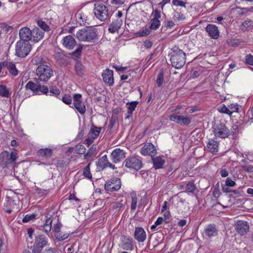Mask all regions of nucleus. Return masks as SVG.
I'll return each instance as SVG.
<instances>
[{
    "label": "nucleus",
    "instance_id": "obj_14",
    "mask_svg": "<svg viewBox=\"0 0 253 253\" xmlns=\"http://www.w3.org/2000/svg\"><path fill=\"white\" fill-rule=\"evenodd\" d=\"M119 247L125 250H133L134 247L132 239L130 237L122 235L121 237Z\"/></svg>",
    "mask_w": 253,
    "mask_h": 253
},
{
    "label": "nucleus",
    "instance_id": "obj_13",
    "mask_svg": "<svg viewBox=\"0 0 253 253\" xmlns=\"http://www.w3.org/2000/svg\"><path fill=\"white\" fill-rule=\"evenodd\" d=\"M82 95L76 93L73 96V105L78 111L82 115L85 113V106L81 100Z\"/></svg>",
    "mask_w": 253,
    "mask_h": 253
},
{
    "label": "nucleus",
    "instance_id": "obj_36",
    "mask_svg": "<svg viewBox=\"0 0 253 253\" xmlns=\"http://www.w3.org/2000/svg\"><path fill=\"white\" fill-rule=\"evenodd\" d=\"M161 22L159 20L152 18L149 28L151 30H156L159 28Z\"/></svg>",
    "mask_w": 253,
    "mask_h": 253
},
{
    "label": "nucleus",
    "instance_id": "obj_21",
    "mask_svg": "<svg viewBox=\"0 0 253 253\" xmlns=\"http://www.w3.org/2000/svg\"><path fill=\"white\" fill-rule=\"evenodd\" d=\"M20 40L19 41L29 42L32 37V31L28 27L22 28L19 33Z\"/></svg>",
    "mask_w": 253,
    "mask_h": 253
},
{
    "label": "nucleus",
    "instance_id": "obj_55",
    "mask_svg": "<svg viewBox=\"0 0 253 253\" xmlns=\"http://www.w3.org/2000/svg\"><path fill=\"white\" fill-rule=\"evenodd\" d=\"M172 3L175 6H180L185 7L186 2L181 0H172Z\"/></svg>",
    "mask_w": 253,
    "mask_h": 253
},
{
    "label": "nucleus",
    "instance_id": "obj_63",
    "mask_svg": "<svg viewBox=\"0 0 253 253\" xmlns=\"http://www.w3.org/2000/svg\"><path fill=\"white\" fill-rule=\"evenodd\" d=\"M123 207V204L121 202H117L115 203L113 205V208L114 209H116L118 210H120Z\"/></svg>",
    "mask_w": 253,
    "mask_h": 253
},
{
    "label": "nucleus",
    "instance_id": "obj_29",
    "mask_svg": "<svg viewBox=\"0 0 253 253\" xmlns=\"http://www.w3.org/2000/svg\"><path fill=\"white\" fill-rule=\"evenodd\" d=\"M44 32L38 28H35L32 30V38L35 42H38L42 40L44 36Z\"/></svg>",
    "mask_w": 253,
    "mask_h": 253
},
{
    "label": "nucleus",
    "instance_id": "obj_30",
    "mask_svg": "<svg viewBox=\"0 0 253 253\" xmlns=\"http://www.w3.org/2000/svg\"><path fill=\"white\" fill-rule=\"evenodd\" d=\"M41 87V84L40 82L34 83L32 81H29L25 85V88L26 90L29 89L32 91L34 93L39 92V87Z\"/></svg>",
    "mask_w": 253,
    "mask_h": 253
},
{
    "label": "nucleus",
    "instance_id": "obj_61",
    "mask_svg": "<svg viewBox=\"0 0 253 253\" xmlns=\"http://www.w3.org/2000/svg\"><path fill=\"white\" fill-rule=\"evenodd\" d=\"M246 63L249 65L253 66V56L248 54L246 57Z\"/></svg>",
    "mask_w": 253,
    "mask_h": 253
},
{
    "label": "nucleus",
    "instance_id": "obj_47",
    "mask_svg": "<svg viewBox=\"0 0 253 253\" xmlns=\"http://www.w3.org/2000/svg\"><path fill=\"white\" fill-rule=\"evenodd\" d=\"M96 150V147L92 146L87 152L84 155V159H88L90 157H91L94 154L95 151Z\"/></svg>",
    "mask_w": 253,
    "mask_h": 253
},
{
    "label": "nucleus",
    "instance_id": "obj_27",
    "mask_svg": "<svg viewBox=\"0 0 253 253\" xmlns=\"http://www.w3.org/2000/svg\"><path fill=\"white\" fill-rule=\"evenodd\" d=\"M4 67H5L9 71L10 74L15 77L18 75V71L16 68L15 64L12 62L4 61Z\"/></svg>",
    "mask_w": 253,
    "mask_h": 253
},
{
    "label": "nucleus",
    "instance_id": "obj_42",
    "mask_svg": "<svg viewBox=\"0 0 253 253\" xmlns=\"http://www.w3.org/2000/svg\"><path fill=\"white\" fill-rule=\"evenodd\" d=\"M172 19L175 21H178L181 20L185 19V17L183 15V14H182L181 12L175 11L173 13Z\"/></svg>",
    "mask_w": 253,
    "mask_h": 253
},
{
    "label": "nucleus",
    "instance_id": "obj_38",
    "mask_svg": "<svg viewBox=\"0 0 253 253\" xmlns=\"http://www.w3.org/2000/svg\"><path fill=\"white\" fill-rule=\"evenodd\" d=\"M186 192L193 193L196 189V187L193 181L189 182L186 185Z\"/></svg>",
    "mask_w": 253,
    "mask_h": 253
},
{
    "label": "nucleus",
    "instance_id": "obj_15",
    "mask_svg": "<svg viewBox=\"0 0 253 253\" xmlns=\"http://www.w3.org/2000/svg\"><path fill=\"white\" fill-rule=\"evenodd\" d=\"M236 231L241 235L247 234L249 230V225L246 221L239 220L235 224Z\"/></svg>",
    "mask_w": 253,
    "mask_h": 253
},
{
    "label": "nucleus",
    "instance_id": "obj_28",
    "mask_svg": "<svg viewBox=\"0 0 253 253\" xmlns=\"http://www.w3.org/2000/svg\"><path fill=\"white\" fill-rule=\"evenodd\" d=\"M122 25V20L119 19L114 20L109 25L108 31L110 33L114 34L118 31Z\"/></svg>",
    "mask_w": 253,
    "mask_h": 253
},
{
    "label": "nucleus",
    "instance_id": "obj_22",
    "mask_svg": "<svg viewBox=\"0 0 253 253\" xmlns=\"http://www.w3.org/2000/svg\"><path fill=\"white\" fill-rule=\"evenodd\" d=\"M125 154L126 153L123 150L120 148L115 149L111 154L113 162L114 163L120 162L126 157Z\"/></svg>",
    "mask_w": 253,
    "mask_h": 253
},
{
    "label": "nucleus",
    "instance_id": "obj_25",
    "mask_svg": "<svg viewBox=\"0 0 253 253\" xmlns=\"http://www.w3.org/2000/svg\"><path fill=\"white\" fill-rule=\"evenodd\" d=\"M219 144V142L216 139V138L210 139L207 144V147L211 152L214 153L218 151Z\"/></svg>",
    "mask_w": 253,
    "mask_h": 253
},
{
    "label": "nucleus",
    "instance_id": "obj_17",
    "mask_svg": "<svg viewBox=\"0 0 253 253\" xmlns=\"http://www.w3.org/2000/svg\"><path fill=\"white\" fill-rule=\"evenodd\" d=\"M102 76L104 83L108 86H111L114 84L113 71L109 69L104 70Z\"/></svg>",
    "mask_w": 253,
    "mask_h": 253
},
{
    "label": "nucleus",
    "instance_id": "obj_59",
    "mask_svg": "<svg viewBox=\"0 0 253 253\" xmlns=\"http://www.w3.org/2000/svg\"><path fill=\"white\" fill-rule=\"evenodd\" d=\"M152 16L153 17V19L159 20V18L161 17V12L158 9H155L153 10Z\"/></svg>",
    "mask_w": 253,
    "mask_h": 253
},
{
    "label": "nucleus",
    "instance_id": "obj_8",
    "mask_svg": "<svg viewBox=\"0 0 253 253\" xmlns=\"http://www.w3.org/2000/svg\"><path fill=\"white\" fill-rule=\"evenodd\" d=\"M213 132L215 137L226 138L229 134V131L225 125L223 123H218L215 124L212 127Z\"/></svg>",
    "mask_w": 253,
    "mask_h": 253
},
{
    "label": "nucleus",
    "instance_id": "obj_56",
    "mask_svg": "<svg viewBox=\"0 0 253 253\" xmlns=\"http://www.w3.org/2000/svg\"><path fill=\"white\" fill-rule=\"evenodd\" d=\"M42 253H59L55 248L49 247L45 249Z\"/></svg>",
    "mask_w": 253,
    "mask_h": 253
},
{
    "label": "nucleus",
    "instance_id": "obj_53",
    "mask_svg": "<svg viewBox=\"0 0 253 253\" xmlns=\"http://www.w3.org/2000/svg\"><path fill=\"white\" fill-rule=\"evenodd\" d=\"M228 109L230 112H231V115L233 112H237L239 110L238 105L237 104H231L228 105Z\"/></svg>",
    "mask_w": 253,
    "mask_h": 253
},
{
    "label": "nucleus",
    "instance_id": "obj_11",
    "mask_svg": "<svg viewBox=\"0 0 253 253\" xmlns=\"http://www.w3.org/2000/svg\"><path fill=\"white\" fill-rule=\"evenodd\" d=\"M169 120L180 126H187L191 122V118L183 115L172 114L169 116Z\"/></svg>",
    "mask_w": 253,
    "mask_h": 253
},
{
    "label": "nucleus",
    "instance_id": "obj_44",
    "mask_svg": "<svg viewBox=\"0 0 253 253\" xmlns=\"http://www.w3.org/2000/svg\"><path fill=\"white\" fill-rule=\"evenodd\" d=\"M164 82V73L163 71H161L157 76L156 83L159 87H161Z\"/></svg>",
    "mask_w": 253,
    "mask_h": 253
},
{
    "label": "nucleus",
    "instance_id": "obj_62",
    "mask_svg": "<svg viewBox=\"0 0 253 253\" xmlns=\"http://www.w3.org/2000/svg\"><path fill=\"white\" fill-rule=\"evenodd\" d=\"M225 185L227 186L233 187L236 185V183L230 178H227L225 181Z\"/></svg>",
    "mask_w": 253,
    "mask_h": 253
},
{
    "label": "nucleus",
    "instance_id": "obj_37",
    "mask_svg": "<svg viewBox=\"0 0 253 253\" xmlns=\"http://www.w3.org/2000/svg\"><path fill=\"white\" fill-rule=\"evenodd\" d=\"M90 163H89L84 168L83 170V175L88 179H91L92 174L90 171Z\"/></svg>",
    "mask_w": 253,
    "mask_h": 253
},
{
    "label": "nucleus",
    "instance_id": "obj_58",
    "mask_svg": "<svg viewBox=\"0 0 253 253\" xmlns=\"http://www.w3.org/2000/svg\"><path fill=\"white\" fill-rule=\"evenodd\" d=\"M49 92L55 96H58L60 94L59 90L55 86H51L49 89Z\"/></svg>",
    "mask_w": 253,
    "mask_h": 253
},
{
    "label": "nucleus",
    "instance_id": "obj_35",
    "mask_svg": "<svg viewBox=\"0 0 253 253\" xmlns=\"http://www.w3.org/2000/svg\"><path fill=\"white\" fill-rule=\"evenodd\" d=\"M8 89L4 85H0V96L3 97H8L10 95Z\"/></svg>",
    "mask_w": 253,
    "mask_h": 253
},
{
    "label": "nucleus",
    "instance_id": "obj_45",
    "mask_svg": "<svg viewBox=\"0 0 253 253\" xmlns=\"http://www.w3.org/2000/svg\"><path fill=\"white\" fill-rule=\"evenodd\" d=\"M82 50V47H78L76 49L75 51L70 53V55H71L75 59L80 58Z\"/></svg>",
    "mask_w": 253,
    "mask_h": 253
},
{
    "label": "nucleus",
    "instance_id": "obj_50",
    "mask_svg": "<svg viewBox=\"0 0 253 253\" xmlns=\"http://www.w3.org/2000/svg\"><path fill=\"white\" fill-rule=\"evenodd\" d=\"M218 111L221 113H225L229 115H231V112L229 110L228 107H226L224 105L218 108Z\"/></svg>",
    "mask_w": 253,
    "mask_h": 253
},
{
    "label": "nucleus",
    "instance_id": "obj_24",
    "mask_svg": "<svg viewBox=\"0 0 253 253\" xmlns=\"http://www.w3.org/2000/svg\"><path fill=\"white\" fill-rule=\"evenodd\" d=\"M61 224L59 222H57L56 224L54 225L53 231L55 234V237L57 240L63 241L67 239L68 237V234H64L63 236L60 235V228L61 227Z\"/></svg>",
    "mask_w": 253,
    "mask_h": 253
},
{
    "label": "nucleus",
    "instance_id": "obj_9",
    "mask_svg": "<svg viewBox=\"0 0 253 253\" xmlns=\"http://www.w3.org/2000/svg\"><path fill=\"white\" fill-rule=\"evenodd\" d=\"M125 166L127 168L135 170L136 171L140 169L142 167V163L141 160L134 157L127 158L125 162Z\"/></svg>",
    "mask_w": 253,
    "mask_h": 253
},
{
    "label": "nucleus",
    "instance_id": "obj_64",
    "mask_svg": "<svg viewBox=\"0 0 253 253\" xmlns=\"http://www.w3.org/2000/svg\"><path fill=\"white\" fill-rule=\"evenodd\" d=\"M174 26V23L172 20H169L166 21L165 23V26L167 28H171Z\"/></svg>",
    "mask_w": 253,
    "mask_h": 253
},
{
    "label": "nucleus",
    "instance_id": "obj_19",
    "mask_svg": "<svg viewBox=\"0 0 253 253\" xmlns=\"http://www.w3.org/2000/svg\"><path fill=\"white\" fill-rule=\"evenodd\" d=\"M134 238L138 242H144L147 238L144 229L141 227H136L134 233Z\"/></svg>",
    "mask_w": 253,
    "mask_h": 253
},
{
    "label": "nucleus",
    "instance_id": "obj_18",
    "mask_svg": "<svg viewBox=\"0 0 253 253\" xmlns=\"http://www.w3.org/2000/svg\"><path fill=\"white\" fill-rule=\"evenodd\" d=\"M62 42L64 47L69 50L73 49L77 45L76 40L71 35L65 37Z\"/></svg>",
    "mask_w": 253,
    "mask_h": 253
},
{
    "label": "nucleus",
    "instance_id": "obj_54",
    "mask_svg": "<svg viewBox=\"0 0 253 253\" xmlns=\"http://www.w3.org/2000/svg\"><path fill=\"white\" fill-rule=\"evenodd\" d=\"M77 17L79 20V22H80L81 24L83 23L84 24V23L86 22V17L82 13H78L77 15Z\"/></svg>",
    "mask_w": 253,
    "mask_h": 253
},
{
    "label": "nucleus",
    "instance_id": "obj_26",
    "mask_svg": "<svg viewBox=\"0 0 253 253\" xmlns=\"http://www.w3.org/2000/svg\"><path fill=\"white\" fill-rule=\"evenodd\" d=\"M205 233L209 238L215 236L217 234V229L214 224L208 225L205 229Z\"/></svg>",
    "mask_w": 253,
    "mask_h": 253
},
{
    "label": "nucleus",
    "instance_id": "obj_31",
    "mask_svg": "<svg viewBox=\"0 0 253 253\" xmlns=\"http://www.w3.org/2000/svg\"><path fill=\"white\" fill-rule=\"evenodd\" d=\"M153 164V167L155 169L163 168V165L165 163V160L160 156H153L152 157Z\"/></svg>",
    "mask_w": 253,
    "mask_h": 253
},
{
    "label": "nucleus",
    "instance_id": "obj_20",
    "mask_svg": "<svg viewBox=\"0 0 253 253\" xmlns=\"http://www.w3.org/2000/svg\"><path fill=\"white\" fill-rule=\"evenodd\" d=\"M97 169L99 170H102L107 167H109L113 169H116L114 165H113L108 161L107 156L106 155L102 156L99 159L97 164Z\"/></svg>",
    "mask_w": 253,
    "mask_h": 253
},
{
    "label": "nucleus",
    "instance_id": "obj_46",
    "mask_svg": "<svg viewBox=\"0 0 253 253\" xmlns=\"http://www.w3.org/2000/svg\"><path fill=\"white\" fill-rule=\"evenodd\" d=\"M241 168L249 173H252L253 172V167H252L249 163H246L245 164L241 165L240 166Z\"/></svg>",
    "mask_w": 253,
    "mask_h": 253
},
{
    "label": "nucleus",
    "instance_id": "obj_10",
    "mask_svg": "<svg viewBox=\"0 0 253 253\" xmlns=\"http://www.w3.org/2000/svg\"><path fill=\"white\" fill-rule=\"evenodd\" d=\"M121 186L120 179L114 177L106 182L104 188L108 193L114 192L118 191Z\"/></svg>",
    "mask_w": 253,
    "mask_h": 253
},
{
    "label": "nucleus",
    "instance_id": "obj_48",
    "mask_svg": "<svg viewBox=\"0 0 253 253\" xmlns=\"http://www.w3.org/2000/svg\"><path fill=\"white\" fill-rule=\"evenodd\" d=\"M54 56L57 60L61 61L63 60L65 55L62 51H57L54 52Z\"/></svg>",
    "mask_w": 253,
    "mask_h": 253
},
{
    "label": "nucleus",
    "instance_id": "obj_39",
    "mask_svg": "<svg viewBox=\"0 0 253 253\" xmlns=\"http://www.w3.org/2000/svg\"><path fill=\"white\" fill-rule=\"evenodd\" d=\"M151 32V30L149 28H146L136 33L137 37H144L149 35Z\"/></svg>",
    "mask_w": 253,
    "mask_h": 253
},
{
    "label": "nucleus",
    "instance_id": "obj_51",
    "mask_svg": "<svg viewBox=\"0 0 253 253\" xmlns=\"http://www.w3.org/2000/svg\"><path fill=\"white\" fill-rule=\"evenodd\" d=\"M36 214H26L23 218L22 221L24 223L28 222L30 220H32L36 218Z\"/></svg>",
    "mask_w": 253,
    "mask_h": 253
},
{
    "label": "nucleus",
    "instance_id": "obj_12",
    "mask_svg": "<svg viewBox=\"0 0 253 253\" xmlns=\"http://www.w3.org/2000/svg\"><path fill=\"white\" fill-rule=\"evenodd\" d=\"M102 127H97L94 125H92L89 133H88V138L85 140L86 144L89 145L93 140L99 135Z\"/></svg>",
    "mask_w": 253,
    "mask_h": 253
},
{
    "label": "nucleus",
    "instance_id": "obj_1",
    "mask_svg": "<svg viewBox=\"0 0 253 253\" xmlns=\"http://www.w3.org/2000/svg\"><path fill=\"white\" fill-rule=\"evenodd\" d=\"M80 42L95 43L98 40V31L93 26H87L77 31L76 36Z\"/></svg>",
    "mask_w": 253,
    "mask_h": 253
},
{
    "label": "nucleus",
    "instance_id": "obj_52",
    "mask_svg": "<svg viewBox=\"0 0 253 253\" xmlns=\"http://www.w3.org/2000/svg\"><path fill=\"white\" fill-rule=\"evenodd\" d=\"M137 203V198L136 196L131 197V203L130 206V209L132 211H134L136 209Z\"/></svg>",
    "mask_w": 253,
    "mask_h": 253
},
{
    "label": "nucleus",
    "instance_id": "obj_57",
    "mask_svg": "<svg viewBox=\"0 0 253 253\" xmlns=\"http://www.w3.org/2000/svg\"><path fill=\"white\" fill-rule=\"evenodd\" d=\"M62 100L64 103L69 105L72 102V98L70 95L66 94L62 97Z\"/></svg>",
    "mask_w": 253,
    "mask_h": 253
},
{
    "label": "nucleus",
    "instance_id": "obj_3",
    "mask_svg": "<svg viewBox=\"0 0 253 253\" xmlns=\"http://www.w3.org/2000/svg\"><path fill=\"white\" fill-rule=\"evenodd\" d=\"M170 61L173 67L176 69L182 68L186 62V54L179 48L173 50L171 53Z\"/></svg>",
    "mask_w": 253,
    "mask_h": 253
},
{
    "label": "nucleus",
    "instance_id": "obj_16",
    "mask_svg": "<svg viewBox=\"0 0 253 253\" xmlns=\"http://www.w3.org/2000/svg\"><path fill=\"white\" fill-rule=\"evenodd\" d=\"M140 152L143 156H150L152 158L156 154V149L151 143H147L141 148Z\"/></svg>",
    "mask_w": 253,
    "mask_h": 253
},
{
    "label": "nucleus",
    "instance_id": "obj_32",
    "mask_svg": "<svg viewBox=\"0 0 253 253\" xmlns=\"http://www.w3.org/2000/svg\"><path fill=\"white\" fill-rule=\"evenodd\" d=\"M75 70L77 75L82 76L84 74V66L81 61H77L75 64Z\"/></svg>",
    "mask_w": 253,
    "mask_h": 253
},
{
    "label": "nucleus",
    "instance_id": "obj_49",
    "mask_svg": "<svg viewBox=\"0 0 253 253\" xmlns=\"http://www.w3.org/2000/svg\"><path fill=\"white\" fill-rule=\"evenodd\" d=\"M76 152L78 154H83L85 152V147L82 144H78L76 147Z\"/></svg>",
    "mask_w": 253,
    "mask_h": 253
},
{
    "label": "nucleus",
    "instance_id": "obj_6",
    "mask_svg": "<svg viewBox=\"0 0 253 253\" xmlns=\"http://www.w3.org/2000/svg\"><path fill=\"white\" fill-rule=\"evenodd\" d=\"M48 245V238L43 235L36 236L33 246V253H41L42 249Z\"/></svg>",
    "mask_w": 253,
    "mask_h": 253
},
{
    "label": "nucleus",
    "instance_id": "obj_60",
    "mask_svg": "<svg viewBox=\"0 0 253 253\" xmlns=\"http://www.w3.org/2000/svg\"><path fill=\"white\" fill-rule=\"evenodd\" d=\"M42 58L41 56H36L33 59V63L35 65H41L42 63Z\"/></svg>",
    "mask_w": 253,
    "mask_h": 253
},
{
    "label": "nucleus",
    "instance_id": "obj_4",
    "mask_svg": "<svg viewBox=\"0 0 253 253\" xmlns=\"http://www.w3.org/2000/svg\"><path fill=\"white\" fill-rule=\"evenodd\" d=\"M17 158L15 151H12L10 155L7 151H3L0 154V165L3 168L13 169Z\"/></svg>",
    "mask_w": 253,
    "mask_h": 253
},
{
    "label": "nucleus",
    "instance_id": "obj_5",
    "mask_svg": "<svg viewBox=\"0 0 253 253\" xmlns=\"http://www.w3.org/2000/svg\"><path fill=\"white\" fill-rule=\"evenodd\" d=\"M31 50V45L29 42L18 41L15 47L16 55L20 57L26 56Z\"/></svg>",
    "mask_w": 253,
    "mask_h": 253
},
{
    "label": "nucleus",
    "instance_id": "obj_23",
    "mask_svg": "<svg viewBox=\"0 0 253 253\" xmlns=\"http://www.w3.org/2000/svg\"><path fill=\"white\" fill-rule=\"evenodd\" d=\"M206 31L211 39H217L219 37V31L218 27L213 24H208L206 27Z\"/></svg>",
    "mask_w": 253,
    "mask_h": 253
},
{
    "label": "nucleus",
    "instance_id": "obj_34",
    "mask_svg": "<svg viewBox=\"0 0 253 253\" xmlns=\"http://www.w3.org/2000/svg\"><path fill=\"white\" fill-rule=\"evenodd\" d=\"M138 104V102L137 101L126 103L127 113L129 115H132Z\"/></svg>",
    "mask_w": 253,
    "mask_h": 253
},
{
    "label": "nucleus",
    "instance_id": "obj_2",
    "mask_svg": "<svg viewBox=\"0 0 253 253\" xmlns=\"http://www.w3.org/2000/svg\"><path fill=\"white\" fill-rule=\"evenodd\" d=\"M53 75L52 69L49 66L42 64L36 69L35 81L37 82L46 83Z\"/></svg>",
    "mask_w": 253,
    "mask_h": 253
},
{
    "label": "nucleus",
    "instance_id": "obj_41",
    "mask_svg": "<svg viewBox=\"0 0 253 253\" xmlns=\"http://www.w3.org/2000/svg\"><path fill=\"white\" fill-rule=\"evenodd\" d=\"M35 193L36 194L39 196H44L48 194L49 191L41 189L38 187H36L35 188Z\"/></svg>",
    "mask_w": 253,
    "mask_h": 253
},
{
    "label": "nucleus",
    "instance_id": "obj_7",
    "mask_svg": "<svg viewBox=\"0 0 253 253\" xmlns=\"http://www.w3.org/2000/svg\"><path fill=\"white\" fill-rule=\"evenodd\" d=\"M94 13L96 18L101 21H105L108 17V10L107 7L102 3L94 4Z\"/></svg>",
    "mask_w": 253,
    "mask_h": 253
},
{
    "label": "nucleus",
    "instance_id": "obj_33",
    "mask_svg": "<svg viewBox=\"0 0 253 253\" xmlns=\"http://www.w3.org/2000/svg\"><path fill=\"white\" fill-rule=\"evenodd\" d=\"M38 155L40 157L49 158L51 156L52 151L49 148L41 149L38 152Z\"/></svg>",
    "mask_w": 253,
    "mask_h": 253
},
{
    "label": "nucleus",
    "instance_id": "obj_40",
    "mask_svg": "<svg viewBox=\"0 0 253 253\" xmlns=\"http://www.w3.org/2000/svg\"><path fill=\"white\" fill-rule=\"evenodd\" d=\"M252 21L251 20L247 19L245 20L240 27V30L245 31L249 28L252 24Z\"/></svg>",
    "mask_w": 253,
    "mask_h": 253
},
{
    "label": "nucleus",
    "instance_id": "obj_43",
    "mask_svg": "<svg viewBox=\"0 0 253 253\" xmlns=\"http://www.w3.org/2000/svg\"><path fill=\"white\" fill-rule=\"evenodd\" d=\"M37 24L44 31V32L48 31L49 30V27L48 26L42 19H39L37 21Z\"/></svg>",
    "mask_w": 253,
    "mask_h": 253
}]
</instances>
